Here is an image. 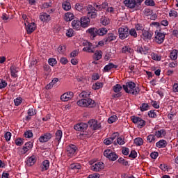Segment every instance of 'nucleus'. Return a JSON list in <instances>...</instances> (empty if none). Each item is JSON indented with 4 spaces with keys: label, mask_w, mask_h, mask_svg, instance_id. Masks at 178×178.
<instances>
[{
    "label": "nucleus",
    "mask_w": 178,
    "mask_h": 178,
    "mask_svg": "<svg viewBox=\"0 0 178 178\" xmlns=\"http://www.w3.org/2000/svg\"><path fill=\"white\" fill-rule=\"evenodd\" d=\"M136 29L134 28H132L131 29H129L128 31V36L131 35V37H133L134 38H137V37H138V34H137V31H136Z\"/></svg>",
    "instance_id": "4c0bfd02"
},
{
    "label": "nucleus",
    "mask_w": 178,
    "mask_h": 178,
    "mask_svg": "<svg viewBox=\"0 0 178 178\" xmlns=\"http://www.w3.org/2000/svg\"><path fill=\"white\" fill-rule=\"evenodd\" d=\"M70 169H71V170H74V172L76 170H80V169H81V164L79 163H72L70 165Z\"/></svg>",
    "instance_id": "2f4dec72"
},
{
    "label": "nucleus",
    "mask_w": 178,
    "mask_h": 178,
    "mask_svg": "<svg viewBox=\"0 0 178 178\" xmlns=\"http://www.w3.org/2000/svg\"><path fill=\"white\" fill-rule=\"evenodd\" d=\"M123 3L124 6L129 8V9H135L136 8L134 0H124Z\"/></svg>",
    "instance_id": "b1692460"
},
{
    "label": "nucleus",
    "mask_w": 178,
    "mask_h": 178,
    "mask_svg": "<svg viewBox=\"0 0 178 178\" xmlns=\"http://www.w3.org/2000/svg\"><path fill=\"white\" fill-rule=\"evenodd\" d=\"M24 136L26 138H31L33 137V132L30 130L24 132Z\"/></svg>",
    "instance_id": "5fc2aeb1"
},
{
    "label": "nucleus",
    "mask_w": 178,
    "mask_h": 178,
    "mask_svg": "<svg viewBox=\"0 0 178 178\" xmlns=\"http://www.w3.org/2000/svg\"><path fill=\"white\" fill-rule=\"evenodd\" d=\"M74 19V15L72 13H65V21L66 22H72Z\"/></svg>",
    "instance_id": "79ce46f5"
},
{
    "label": "nucleus",
    "mask_w": 178,
    "mask_h": 178,
    "mask_svg": "<svg viewBox=\"0 0 178 178\" xmlns=\"http://www.w3.org/2000/svg\"><path fill=\"white\" fill-rule=\"evenodd\" d=\"M116 120H118V116L112 115L108 118V123H109L110 124H112V123H115Z\"/></svg>",
    "instance_id": "09e8293b"
},
{
    "label": "nucleus",
    "mask_w": 178,
    "mask_h": 178,
    "mask_svg": "<svg viewBox=\"0 0 178 178\" xmlns=\"http://www.w3.org/2000/svg\"><path fill=\"white\" fill-rule=\"evenodd\" d=\"M149 118H156V113L154 110H151L147 113Z\"/></svg>",
    "instance_id": "6e6d98bb"
},
{
    "label": "nucleus",
    "mask_w": 178,
    "mask_h": 178,
    "mask_svg": "<svg viewBox=\"0 0 178 178\" xmlns=\"http://www.w3.org/2000/svg\"><path fill=\"white\" fill-rule=\"evenodd\" d=\"M122 54H126L127 55H129L133 54V52H134V50L129 46H124V47H122Z\"/></svg>",
    "instance_id": "7c9ffc66"
},
{
    "label": "nucleus",
    "mask_w": 178,
    "mask_h": 178,
    "mask_svg": "<svg viewBox=\"0 0 178 178\" xmlns=\"http://www.w3.org/2000/svg\"><path fill=\"white\" fill-rule=\"evenodd\" d=\"M86 9L88 17H90V19H95V17L98 16V10H97L95 7L92 6V5H88Z\"/></svg>",
    "instance_id": "20e7f679"
},
{
    "label": "nucleus",
    "mask_w": 178,
    "mask_h": 178,
    "mask_svg": "<svg viewBox=\"0 0 178 178\" xmlns=\"http://www.w3.org/2000/svg\"><path fill=\"white\" fill-rule=\"evenodd\" d=\"M4 138L6 140V141H10V138H12V133L7 131L5 134H4Z\"/></svg>",
    "instance_id": "864d4df0"
},
{
    "label": "nucleus",
    "mask_w": 178,
    "mask_h": 178,
    "mask_svg": "<svg viewBox=\"0 0 178 178\" xmlns=\"http://www.w3.org/2000/svg\"><path fill=\"white\" fill-rule=\"evenodd\" d=\"M15 144L18 147H22V145L24 144V142L23 141V140L22 138H19L16 139Z\"/></svg>",
    "instance_id": "052dcab7"
},
{
    "label": "nucleus",
    "mask_w": 178,
    "mask_h": 178,
    "mask_svg": "<svg viewBox=\"0 0 178 178\" xmlns=\"http://www.w3.org/2000/svg\"><path fill=\"white\" fill-rule=\"evenodd\" d=\"M131 120L134 124H138V129H143L145 126V121L140 117L131 116Z\"/></svg>",
    "instance_id": "0eeeda50"
},
{
    "label": "nucleus",
    "mask_w": 178,
    "mask_h": 178,
    "mask_svg": "<svg viewBox=\"0 0 178 178\" xmlns=\"http://www.w3.org/2000/svg\"><path fill=\"white\" fill-rule=\"evenodd\" d=\"M151 105L153 106V108H155V109H159V104H158V102L152 100Z\"/></svg>",
    "instance_id": "bf43d9fd"
},
{
    "label": "nucleus",
    "mask_w": 178,
    "mask_h": 178,
    "mask_svg": "<svg viewBox=\"0 0 178 178\" xmlns=\"http://www.w3.org/2000/svg\"><path fill=\"white\" fill-rule=\"evenodd\" d=\"M134 144H136L137 147H141V145L144 144V140L142 138H136L134 139Z\"/></svg>",
    "instance_id": "a19ab883"
},
{
    "label": "nucleus",
    "mask_w": 178,
    "mask_h": 178,
    "mask_svg": "<svg viewBox=\"0 0 178 178\" xmlns=\"http://www.w3.org/2000/svg\"><path fill=\"white\" fill-rule=\"evenodd\" d=\"M74 8L76 10H78V12H81V13H84L86 12V7L81 3H76Z\"/></svg>",
    "instance_id": "bb28decb"
},
{
    "label": "nucleus",
    "mask_w": 178,
    "mask_h": 178,
    "mask_svg": "<svg viewBox=\"0 0 178 178\" xmlns=\"http://www.w3.org/2000/svg\"><path fill=\"white\" fill-rule=\"evenodd\" d=\"M155 137L157 138H162L164 136H166V131L165 129H161L159 131H156L154 133Z\"/></svg>",
    "instance_id": "c756f323"
},
{
    "label": "nucleus",
    "mask_w": 178,
    "mask_h": 178,
    "mask_svg": "<svg viewBox=\"0 0 178 178\" xmlns=\"http://www.w3.org/2000/svg\"><path fill=\"white\" fill-rule=\"evenodd\" d=\"M166 145H168V142L163 139L160 140L156 143V147H157V148H165Z\"/></svg>",
    "instance_id": "473e14b6"
},
{
    "label": "nucleus",
    "mask_w": 178,
    "mask_h": 178,
    "mask_svg": "<svg viewBox=\"0 0 178 178\" xmlns=\"http://www.w3.org/2000/svg\"><path fill=\"white\" fill-rule=\"evenodd\" d=\"M79 97L82 99L76 103L79 106H82V108H95L97 106L95 102L90 98V92L83 91L79 94Z\"/></svg>",
    "instance_id": "f257e3e1"
},
{
    "label": "nucleus",
    "mask_w": 178,
    "mask_h": 178,
    "mask_svg": "<svg viewBox=\"0 0 178 178\" xmlns=\"http://www.w3.org/2000/svg\"><path fill=\"white\" fill-rule=\"evenodd\" d=\"M73 29H69L68 30H67V32H66V36L67 37H73Z\"/></svg>",
    "instance_id": "338daca9"
},
{
    "label": "nucleus",
    "mask_w": 178,
    "mask_h": 178,
    "mask_svg": "<svg viewBox=\"0 0 178 178\" xmlns=\"http://www.w3.org/2000/svg\"><path fill=\"white\" fill-rule=\"evenodd\" d=\"M81 22V26L83 29H86V27H88V25L90 24V17L88 16H83L81 17L80 20Z\"/></svg>",
    "instance_id": "6ab92c4d"
},
{
    "label": "nucleus",
    "mask_w": 178,
    "mask_h": 178,
    "mask_svg": "<svg viewBox=\"0 0 178 178\" xmlns=\"http://www.w3.org/2000/svg\"><path fill=\"white\" fill-rule=\"evenodd\" d=\"M118 37L120 40H126L129 37V27L122 26L118 29Z\"/></svg>",
    "instance_id": "39448f33"
},
{
    "label": "nucleus",
    "mask_w": 178,
    "mask_h": 178,
    "mask_svg": "<svg viewBox=\"0 0 178 178\" xmlns=\"http://www.w3.org/2000/svg\"><path fill=\"white\" fill-rule=\"evenodd\" d=\"M83 45L86 47L83 48V51H84V52L94 54V47L92 46V43L86 40L85 42H83Z\"/></svg>",
    "instance_id": "9b49d317"
},
{
    "label": "nucleus",
    "mask_w": 178,
    "mask_h": 178,
    "mask_svg": "<svg viewBox=\"0 0 178 178\" xmlns=\"http://www.w3.org/2000/svg\"><path fill=\"white\" fill-rule=\"evenodd\" d=\"M152 59L153 60H161V56L158 54L152 53Z\"/></svg>",
    "instance_id": "13d9d810"
},
{
    "label": "nucleus",
    "mask_w": 178,
    "mask_h": 178,
    "mask_svg": "<svg viewBox=\"0 0 178 178\" xmlns=\"http://www.w3.org/2000/svg\"><path fill=\"white\" fill-rule=\"evenodd\" d=\"M105 168V164L103 162H97L95 165L91 166V170L93 172H101L102 169Z\"/></svg>",
    "instance_id": "4468645a"
},
{
    "label": "nucleus",
    "mask_w": 178,
    "mask_h": 178,
    "mask_svg": "<svg viewBox=\"0 0 178 178\" xmlns=\"http://www.w3.org/2000/svg\"><path fill=\"white\" fill-rule=\"evenodd\" d=\"M148 51H149V47L147 46H137L136 51L138 54H140L141 55H147L148 54Z\"/></svg>",
    "instance_id": "f3484780"
},
{
    "label": "nucleus",
    "mask_w": 178,
    "mask_h": 178,
    "mask_svg": "<svg viewBox=\"0 0 178 178\" xmlns=\"http://www.w3.org/2000/svg\"><path fill=\"white\" fill-rule=\"evenodd\" d=\"M11 77H13L14 79H16L17 77V73L19 72V67L11 65L10 67Z\"/></svg>",
    "instance_id": "5701e85b"
},
{
    "label": "nucleus",
    "mask_w": 178,
    "mask_h": 178,
    "mask_svg": "<svg viewBox=\"0 0 178 178\" xmlns=\"http://www.w3.org/2000/svg\"><path fill=\"white\" fill-rule=\"evenodd\" d=\"M153 35L154 33L150 30L147 31L145 29V31L142 32V37L143 38H144V40H151L152 39Z\"/></svg>",
    "instance_id": "a211bd4d"
},
{
    "label": "nucleus",
    "mask_w": 178,
    "mask_h": 178,
    "mask_svg": "<svg viewBox=\"0 0 178 178\" xmlns=\"http://www.w3.org/2000/svg\"><path fill=\"white\" fill-rule=\"evenodd\" d=\"M58 52L60 54H65V51H66V46L61 44L58 47L57 49Z\"/></svg>",
    "instance_id": "8fccbe9b"
},
{
    "label": "nucleus",
    "mask_w": 178,
    "mask_h": 178,
    "mask_svg": "<svg viewBox=\"0 0 178 178\" xmlns=\"http://www.w3.org/2000/svg\"><path fill=\"white\" fill-rule=\"evenodd\" d=\"M137 156V152L136 150H131L130 154L129 155V158H133V159H136Z\"/></svg>",
    "instance_id": "0e129e2a"
},
{
    "label": "nucleus",
    "mask_w": 178,
    "mask_h": 178,
    "mask_svg": "<svg viewBox=\"0 0 178 178\" xmlns=\"http://www.w3.org/2000/svg\"><path fill=\"white\" fill-rule=\"evenodd\" d=\"M63 9L64 10H70L72 9V5L70 4V2L65 1L63 3Z\"/></svg>",
    "instance_id": "37998d69"
},
{
    "label": "nucleus",
    "mask_w": 178,
    "mask_h": 178,
    "mask_svg": "<svg viewBox=\"0 0 178 178\" xmlns=\"http://www.w3.org/2000/svg\"><path fill=\"white\" fill-rule=\"evenodd\" d=\"M24 146L29 149H31V148H33V142H27Z\"/></svg>",
    "instance_id": "69168bd1"
},
{
    "label": "nucleus",
    "mask_w": 178,
    "mask_h": 178,
    "mask_svg": "<svg viewBox=\"0 0 178 178\" xmlns=\"http://www.w3.org/2000/svg\"><path fill=\"white\" fill-rule=\"evenodd\" d=\"M122 88L123 87H122L120 84H116L113 87V90L114 91V92H120Z\"/></svg>",
    "instance_id": "a18cd8bd"
},
{
    "label": "nucleus",
    "mask_w": 178,
    "mask_h": 178,
    "mask_svg": "<svg viewBox=\"0 0 178 178\" xmlns=\"http://www.w3.org/2000/svg\"><path fill=\"white\" fill-rule=\"evenodd\" d=\"M104 156H106V158H108L109 161H115L118 158H119V156L118 154L111 150V149H107L104 152Z\"/></svg>",
    "instance_id": "423d86ee"
},
{
    "label": "nucleus",
    "mask_w": 178,
    "mask_h": 178,
    "mask_svg": "<svg viewBox=\"0 0 178 178\" xmlns=\"http://www.w3.org/2000/svg\"><path fill=\"white\" fill-rule=\"evenodd\" d=\"M48 63L50 65V66H54V65H56L57 61L55 58H49Z\"/></svg>",
    "instance_id": "680f3d73"
},
{
    "label": "nucleus",
    "mask_w": 178,
    "mask_h": 178,
    "mask_svg": "<svg viewBox=\"0 0 178 178\" xmlns=\"http://www.w3.org/2000/svg\"><path fill=\"white\" fill-rule=\"evenodd\" d=\"M95 60H99V59H101L102 58V51L99 50L97 51L95 53V56H94Z\"/></svg>",
    "instance_id": "c03bdc74"
},
{
    "label": "nucleus",
    "mask_w": 178,
    "mask_h": 178,
    "mask_svg": "<svg viewBox=\"0 0 178 178\" xmlns=\"http://www.w3.org/2000/svg\"><path fill=\"white\" fill-rule=\"evenodd\" d=\"M110 22H111V21L109 20V19L108 17H103L101 19V24L103 26H108V24H109Z\"/></svg>",
    "instance_id": "de8ad7c7"
},
{
    "label": "nucleus",
    "mask_w": 178,
    "mask_h": 178,
    "mask_svg": "<svg viewBox=\"0 0 178 178\" xmlns=\"http://www.w3.org/2000/svg\"><path fill=\"white\" fill-rule=\"evenodd\" d=\"M178 56V51L177 49L172 50L170 54V57L172 60H176Z\"/></svg>",
    "instance_id": "ea45409f"
},
{
    "label": "nucleus",
    "mask_w": 178,
    "mask_h": 178,
    "mask_svg": "<svg viewBox=\"0 0 178 178\" xmlns=\"http://www.w3.org/2000/svg\"><path fill=\"white\" fill-rule=\"evenodd\" d=\"M88 178H99V174L93 173V174L89 175Z\"/></svg>",
    "instance_id": "774afa93"
},
{
    "label": "nucleus",
    "mask_w": 178,
    "mask_h": 178,
    "mask_svg": "<svg viewBox=\"0 0 178 178\" xmlns=\"http://www.w3.org/2000/svg\"><path fill=\"white\" fill-rule=\"evenodd\" d=\"M72 27L74 30H80L81 28V22L79 19H74L72 22Z\"/></svg>",
    "instance_id": "393cba45"
},
{
    "label": "nucleus",
    "mask_w": 178,
    "mask_h": 178,
    "mask_svg": "<svg viewBox=\"0 0 178 178\" xmlns=\"http://www.w3.org/2000/svg\"><path fill=\"white\" fill-rule=\"evenodd\" d=\"M87 33H88L91 40H95V37L98 35V28H90L87 30Z\"/></svg>",
    "instance_id": "dca6fc26"
},
{
    "label": "nucleus",
    "mask_w": 178,
    "mask_h": 178,
    "mask_svg": "<svg viewBox=\"0 0 178 178\" xmlns=\"http://www.w3.org/2000/svg\"><path fill=\"white\" fill-rule=\"evenodd\" d=\"M25 26L27 34H31L37 29V25L34 22L25 24Z\"/></svg>",
    "instance_id": "2eb2a0df"
},
{
    "label": "nucleus",
    "mask_w": 178,
    "mask_h": 178,
    "mask_svg": "<svg viewBox=\"0 0 178 178\" xmlns=\"http://www.w3.org/2000/svg\"><path fill=\"white\" fill-rule=\"evenodd\" d=\"M154 41L157 44H163L165 41V37H166V33L162 32L161 29L156 30L154 33Z\"/></svg>",
    "instance_id": "7ed1b4c3"
},
{
    "label": "nucleus",
    "mask_w": 178,
    "mask_h": 178,
    "mask_svg": "<svg viewBox=\"0 0 178 178\" xmlns=\"http://www.w3.org/2000/svg\"><path fill=\"white\" fill-rule=\"evenodd\" d=\"M52 138V134L49 132L44 133L39 138L40 143H48Z\"/></svg>",
    "instance_id": "ddd939ff"
},
{
    "label": "nucleus",
    "mask_w": 178,
    "mask_h": 178,
    "mask_svg": "<svg viewBox=\"0 0 178 178\" xmlns=\"http://www.w3.org/2000/svg\"><path fill=\"white\" fill-rule=\"evenodd\" d=\"M118 163L123 165V166H129V161L124 160L123 158H119L118 160Z\"/></svg>",
    "instance_id": "49530a36"
},
{
    "label": "nucleus",
    "mask_w": 178,
    "mask_h": 178,
    "mask_svg": "<svg viewBox=\"0 0 178 178\" xmlns=\"http://www.w3.org/2000/svg\"><path fill=\"white\" fill-rule=\"evenodd\" d=\"M74 129L76 131H81L82 133H84V131L88 129V124L87 123L80 122L75 124Z\"/></svg>",
    "instance_id": "1a4fd4ad"
},
{
    "label": "nucleus",
    "mask_w": 178,
    "mask_h": 178,
    "mask_svg": "<svg viewBox=\"0 0 178 178\" xmlns=\"http://www.w3.org/2000/svg\"><path fill=\"white\" fill-rule=\"evenodd\" d=\"M50 163L48 160H44L42 162L40 165V169H42V172H45V170H48L49 169Z\"/></svg>",
    "instance_id": "cd10ccee"
},
{
    "label": "nucleus",
    "mask_w": 178,
    "mask_h": 178,
    "mask_svg": "<svg viewBox=\"0 0 178 178\" xmlns=\"http://www.w3.org/2000/svg\"><path fill=\"white\" fill-rule=\"evenodd\" d=\"M56 138L54 141L57 143L58 145L60 143V140H62V136H63V133L62 132V130L58 129L56 131L55 134Z\"/></svg>",
    "instance_id": "4be33fe9"
},
{
    "label": "nucleus",
    "mask_w": 178,
    "mask_h": 178,
    "mask_svg": "<svg viewBox=\"0 0 178 178\" xmlns=\"http://www.w3.org/2000/svg\"><path fill=\"white\" fill-rule=\"evenodd\" d=\"M112 69H118V65H116L112 63H110L108 65H106V66H104V72H108L110 70H112Z\"/></svg>",
    "instance_id": "c85d7f7f"
},
{
    "label": "nucleus",
    "mask_w": 178,
    "mask_h": 178,
    "mask_svg": "<svg viewBox=\"0 0 178 178\" xmlns=\"http://www.w3.org/2000/svg\"><path fill=\"white\" fill-rule=\"evenodd\" d=\"M8 86V83L5 81L3 79H0V90L2 88H5Z\"/></svg>",
    "instance_id": "4d7b16f0"
},
{
    "label": "nucleus",
    "mask_w": 178,
    "mask_h": 178,
    "mask_svg": "<svg viewBox=\"0 0 178 178\" xmlns=\"http://www.w3.org/2000/svg\"><path fill=\"white\" fill-rule=\"evenodd\" d=\"M59 81V79L58 78H54L49 84L46 86V90H51L56 83Z\"/></svg>",
    "instance_id": "f704fd0d"
},
{
    "label": "nucleus",
    "mask_w": 178,
    "mask_h": 178,
    "mask_svg": "<svg viewBox=\"0 0 178 178\" xmlns=\"http://www.w3.org/2000/svg\"><path fill=\"white\" fill-rule=\"evenodd\" d=\"M115 40H116V36H115V34L113 33H108L104 38V41L106 42V44L107 42H111V41H115Z\"/></svg>",
    "instance_id": "a878e982"
},
{
    "label": "nucleus",
    "mask_w": 178,
    "mask_h": 178,
    "mask_svg": "<svg viewBox=\"0 0 178 178\" xmlns=\"http://www.w3.org/2000/svg\"><path fill=\"white\" fill-rule=\"evenodd\" d=\"M145 5L146 6H155V1L154 0H145Z\"/></svg>",
    "instance_id": "603ef678"
},
{
    "label": "nucleus",
    "mask_w": 178,
    "mask_h": 178,
    "mask_svg": "<svg viewBox=\"0 0 178 178\" xmlns=\"http://www.w3.org/2000/svg\"><path fill=\"white\" fill-rule=\"evenodd\" d=\"M108 33V29L106 28H97V34L99 36H104Z\"/></svg>",
    "instance_id": "e433bc0d"
},
{
    "label": "nucleus",
    "mask_w": 178,
    "mask_h": 178,
    "mask_svg": "<svg viewBox=\"0 0 178 178\" xmlns=\"http://www.w3.org/2000/svg\"><path fill=\"white\" fill-rule=\"evenodd\" d=\"M147 141L149 144H155V141H156V136L154 134H149L147 137Z\"/></svg>",
    "instance_id": "72a5a7b5"
},
{
    "label": "nucleus",
    "mask_w": 178,
    "mask_h": 178,
    "mask_svg": "<svg viewBox=\"0 0 178 178\" xmlns=\"http://www.w3.org/2000/svg\"><path fill=\"white\" fill-rule=\"evenodd\" d=\"M140 109L141 112H145V111H149L151 109V106L147 103H143L140 106Z\"/></svg>",
    "instance_id": "58836bf2"
},
{
    "label": "nucleus",
    "mask_w": 178,
    "mask_h": 178,
    "mask_svg": "<svg viewBox=\"0 0 178 178\" xmlns=\"http://www.w3.org/2000/svg\"><path fill=\"white\" fill-rule=\"evenodd\" d=\"M88 124L92 130H99V129H101V123H99L97 120H90Z\"/></svg>",
    "instance_id": "9d476101"
},
{
    "label": "nucleus",
    "mask_w": 178,
    "mask_h": 178,
    "mask_svg": "<svg viewBox=\"0 0 178 178\" xmlns=\"http://www.w3.org/2000/svg\"><path fill=\"white\" fill-rule=\"evenodd\" d=\"M40 20L43 22V23H48L49 22H51V15H48L47 13H41Z\"/></svg>",
    "instance_id": "412c9836"
},
{
    "label": "nucleus",
    "mask_w": 178,
    "mask_h": 178,
    "mask_svg": "<svg viewBox=\"0 0 178 178\" xmlns=\"http://www.w3.org/2000/svg\"><path fill=\"white\" fill-rule=\"evenodd\" d=\"M122 88L127 94H131V95H138L141 91L140 86L133 81L126 82L125 84L122 85Z\"/></svg>",
    "instance_id": "f03ea898"
},
{
    "label": "nucleus",
    "mask_w": 178,
    "mask_h": 178,
    "mask_svg": "<svg viewBox=\"0 0 178 178\" xmlns=\"http://www.w3.org/2000/svg\"><path fill=\"white\" fill-rule=\"evenodd\" d=\"M22 102H23V99L22 97H17L14 99V104L15 106H19Z\"/></svg>",
    "instance_id": "3c124183"
},
{
    "label": "nucleus",
    "mask_w": 178,
    "mask_h": 178,
    "mask_svg": "<svg viewBox=\"0 0 178 178\" xmlns=\"http://www.w3.org/2000/svg\"><path fill=\"white\" fill-rule=\"evenodd\" d=\"M73 97H74L73 92H67L60 96V99L63 101V102H67V101H70Z\"/></svg>",
    "instance_id": "f8f14e48"
},
{
    "label": "nucleus",
    "mask_w": 178,
    "mask_h": 178,
    "mask_svg": "<svg viewBox=\"0 0 178 178\" xmlns=\"http://www.w3.org/2000/svg\"><path fill=\"white\" fill-rule=\"evenodd\" d=\"M67 155L69 156H74L77 152V146L76 145L70 144L66 147Z\"/></svg>",
    "instance_id": "6e6552de"
},
{
    "label": "nucleus",
    "mask_w": 178,
    "mask_h": 178,
    "mask_svg": "<svg viewBox=\"0 0 178 178\" xmlns=\"http://www.w3.org/2000/svg\"><path fill=\"white\" fill-rule=\"evenodd\" d=\"M144 2V0H134L135 8H138Z\"/></svg>",
    "instance_id": "e2e57ef3"
},
{
    "label": "nucleus",
    "mask_w": 178,
    "mask_h": 178,
    "mask_svg": "<svg viewBox=\"0 0 178 178\" xmlns=\"http://www.w3.org/2000/svg\"><path fill=\"white\" fill-rule=\"evenodd\" d=\"M37 162V156L33 154L32 156L27 158L26 165L27 166H33Z\"/></svg>",
    "instance_id": "aec40b11"
},
{
    "label": "nucleus",
    "mask_w": 178,
    "mask_h": 178,
    "mask_svg": "<svg viewBox=\"0 0 178 178\" xmlns=\"http://www.w3.org/2000/svg\"><path fill=\"white\" fill-rule=\"evenodd\" d=\"M145 25L144 24L137 23L135 24V29L136 30V31H142L143 33V31L145 30Z\"/></svg>",
    "instance_id": "c9c22d12"
}]
</instances>
